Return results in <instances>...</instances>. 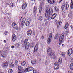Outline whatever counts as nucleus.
Instances as JSON below:
<instances>
[{
  "instance_id": "obj_1",
  "label": "nucleus",
  "mask_w": 73,
  "mask_h": 73,
  "mask_svg": "<svg viewBox=\"0 0 73 73\" xmlns=\"http://www.w3.org/2000/svg\"><path fill=\"white\" fill-rule=\"evenodd\" d=\"M52 13L53 9L51 8H50L49 9H47L45 15V16L46 18L49 19L50 17V16H52Z\"/></svg>"
},
{
  "instance_id": "obj_2",
  "label": "nucleus",
  "mask_w": 73,
  "mask_h": 73,
  "mask_svg": "<svg viewBox=\"0 0 73 73\" xmlns=\"http://www.w3.org/2000/svg\"><path fill=\"white\" fill-rule=\"evenodd\" d=\"M47 53L48 55H49L51 58L53 59H56V57H55L54 54L52 52V49L50 48H48L47 50Z\"/></svg>"
},
{
  "instance_id": "obj_3",
  "label": "nucleus",
  "mask_w": 73,
  "mask_h": 73,
  "mask_svg": "<svg viewBox=\"0 0 73 73\" xmlns=\"http://www.w3.org/2000/svg\"><path fill=\"white\" fill-rule=\"evenodd\" d=\"M69 8V3L68 2L66 3L62 6V9L63 12H65L66 9H68Z\"/></svg>"
},
{
  "instance_id": "obj_4",
  "label": "nucleus",
  "mask_w": 73,
  "mask_h": 73,
  "mask_svg": "<svg viewBox=\"0 0 73 73\" xmlns=\"http://www.w3.org/2000/svg\"><path fill=\"white\" fill-rule=\"evenodd\" d=\"M60 37L59 38V45H61L62 43L64 42V41L63 40V39L64 38V34H62L61 35V36L60 35Z\"/></svg>"
},
{
  "instance_id": "obj_5",
  "label": "nucleus",
  "mask_w": 73,
  "mask_h": 73,
  "mask_svg": "<svg viewBox=\"0 0 73 73\" xmlns=\"http://www.w3.org/2000/svg\"><path fill=\"white\" fill-rule=\"evenodd\" d=\"M53 36V35L52 34V32L51 33H50V35L49 37V38L47 40V42L48 44H50L51 42L52 41V37Z\"/></svg>"
},
{
  "instance_id": "obj_6",
  "label": "nucleus",
  "mask_w": 73,
  "mask_h": 73,
  "mask_svg": "<svg viewBox=\"0 0 73 73\" xmlns=\"http://www.w3.org/2000/svg\"><path fill=\"white\" fill-rule=\"evenodd\" d=\"M12 27L13 28H14L15 29L17 30L18 29V26H17V25L16 24V23H13L12 24Z\"/></svg>"
},
{
  "instance_id": "obj_7",
  "label": "nucleus",
  "mask_w": 73,
  "mask_h": 73,
  "mask_svg": "<svg viewBox=\"0 0 73 73\" xmlns=\"http://www.w3.org/2000/svg\"><path fill=\"white\" fill-rule=\"evenodd\" d=\"M54 68L55 69H59V65L58 64L55 63L54 66Z\"/></svg>"
},
{
  "instance_id": "obj_8",
  "label": "nucleus",
  "mask_w": 73,
  "mask_h": 73,
  "mask_svg": "<svg viewBox=\"0 0 73 73\" xmlns=\"http://www.w3.org/2000/svg\"><path fill=\"white\" fill-rule=\"evenodd\" d=\"M38 44H36L34 48V52L35 53L37 52V51L38 50Z\"/></svg>"
},
{
  "instance_id": "obj_9",
  "label": "nucleus",
  "mask_w": 73,
  "mask_h": 73,
  "mask_svg": "<svg viewBox=\"0 0 73 73\" xmlns=\"http://www.w3.org/2000/svg\"><path fill=\"white\" fill-rule=\"evenodd\" d=\"M27 7V3H23L22 6V9H25Z\"/></svg>"
},
{
  "instance_id": "obj_10",
  "label": "nucleus",
  "mask_w": 73,
  "mask_h": 73,
  "mask_svg": "<svg viewBox=\"0 0 73 73\" xmlns=\"http://www.w3.org/2000/svg\"><path fill=\"white\" fill-rule=\"evenodd\" d=\"M16 40V36L15 34H13L12 35V40L13 41H15Z\"/></svg>"
},
{
  "instance_id": "obj_11",
  "label": "nucleus",
  "mask_w": 73,
  "mask_h": 73,
  "mask_svg": "<svg viewBox=\"0 0 73 73\" xmlns=\"http://www.w3.org/2000/svg\"><path fill=\"white\" fill-rule=\"evenodd\" d=\"M68 54L70 55L72 53H73V48L70 49L68 51Z\"/></svg>"
},
{
  "instance_id": "obj_12",
  "label": "nucleus",
  "mask_w": 73,
  "mask_h": 73,
  "mask_svg": "<svg viewBox=\"0 0 73 73\" xmlns=\"http://www.w3.org/2000/svg\"><path fill=\"white\" fill-rule=\"evenodd\" d=\"M37 7L35 6L34 8L33 13H34V15H36V14L37 13Z\"/></svg>"
},
{
  "instance_id": "obj_13",
  "label": "nucleus",
  "mask_w": 73,
  "mask_h": 73,
  "mask_svg": "<svg viewBox=\"0 0 73 73\" xmlns=\"http://www.w3.org/2000/svg\"><path fill=\"white\" fill-rule=\"evenodd\" d=\"M29 43L28 42L26 43V44L25 47L26 50H28V49L29 48Z\"/></svg>"
},
{
  "instance_id": "obj_14",
  "label": "nucleus",
  "mask_w": 73,
  "mask_h": 73,
  "mask_svg": "<svg viewBox=\"0 0 73 73\" xmlns=\"http://www.w3.org/2000/svg\"><path fill=\"white\" fill-rule=\"evenodd\" d=\"M18 70H19V71H21V72H23L24 71V68L21 66H18Z\"/></svg>"
},
{
  "instance_id": "obj_15",
  "label": "nucleus",
  "mask_w": 73,
  "mask_h": 73,
  "mask_svg": "<svg viewBox=\"0 0 73 73\" xmlns=\"http://www.w3.org/2000/svg\"><path fill=\"white\" fill-rule=\"evenodd\" d=\"M48 1V3L50 4H53V3L54 2V0H46Z\"/></svg>"
},
{
  "instance_id": "obj_16",
  "label": "nucleus",
  "mask_w": 73,
  "mask_h": 73,
  "mask_svg": "<svg viewBox=\"0 0 73 73\" xmlns=\"http://www.w3.org/2000/svg\"><path fill=\"white\" fill-rule=\"evenodd\" d=\"M7 66H8V64H7V63H5L3 65V68L4 69L6 68Z\"/></svg>"
},
{
  "instance_id": "obj_17",
  "label": "nucleus",
  "mask_w": 73,
  "mask_h": 73,
  "mask_svg": "<svg viewBox=\"0 0 73 73\" xmlns=\"http://www.w3.org/2000/svg\"><path fill=\"white\" fill-rule=\"evenodd\" d=\"M56 16H57V14H56L54 13L53 14L52 16L51 19L53 20V19H54V18H55Z\"/></svg>"
},
{
  "instance_id": "obj_18",
  "label": "nucleus",
  "mask_w": 73,
  "mask_h": 73,
  "mask_svg": "<svg viewBox=\"0 0 73 73\" xmlns=\"http://www.w3.org/2000/svg\"><path fill=\"white\" fill-rule=\"evenodd\" d=\"M68 27H69V23H66V24L65 25L64 28L66 29H67Z\"/></svg>"
},
{
  "instance_id": "obj_19",
  "label": "nucleus",
  "mask_w": 73,
  "mask_h": 73,
  "mask_svg": "<svg viewBox=\"0 0 73 73\" xmlns=\"http://www.w3.org/2000/svg\"><path fill=\"white\" fill-rule=\"evenodd\" d=\"M54 9L55 10V11L56 12H58V11H59V9L58 8L56 7L55 6L54 8Z\"/></svg>"
},
{
  "instance_id": "obj_20",
  "label": "nucleus",
  "mask_w": 73,
  "mask_h": 73,
  "mask_svg": "<svg viewBox=\"0 0 73 73\" xmlns=\"http://www.w3.org/2000/svg\"><path fill=\"white\" fill-rule=\"evenodd\" d=\"M70 8L71 9L73 8V0L71 1Z\"/></svg>"
},
{
  "instance_id": "obj_21",
  "label": "nucleus",
  "mask_w": 73,
  "mask_h": 73,
  "mask_svg": "<svg viewBox=\"0 0 73 73\" xmlns=\"http://www.w3.org/2000/svg\"><path fill=\"white\" fill-rule=\"evenodd\" d=\"M62 23V22H61V21L59 22L58 23V25L57 26V28H59V27H60L59 25H61Z\"/></svg>"
},
{
  "instance_id": "obj_22",
  "label": "nucleus",
  "mask_w": 73,
  "mask_h": 73,
  "mask_svg": "<svg viewBox=\"0 0 73 73\" xmlns=\"http://www.w3.org/2000/svg\"><path fill=\"white\" fill-rule=\"evenodd\" d=\"M31 62L33 65H34L35 64H36V60H33L31 61Z\"/></svg>"
},
{
  "instance_id": "obj_23",
  "label": "nucleus",
  "mask_w": 73,
  "mask_h": 73,
  "mask_svg": "<svg viewBox=\"0 0 73 73\" xmlns=\"http://www.w3.org/2000/svg\"><path fill=\"white\" fill-rule=\"evenodd\" d=\"M42 7V5H41L40 4V10H39L40 13H41V12Z\"/></svg>"
},
{
  "instance_id": "obj_24",
  "label": "nucleus",
  "mask_w": 73,
  "mask_h": 73,
  "mask_svg": "<svg viewBox=\"0 0 73 73\" xmlns=\"http://www.w3.org/2000/svg\"><path fill=\"white\" fill-rule=\"evenodd\" d=\"M68 17L69 18H71V19L72 18V17H73L72 13L71 12L70 14H69Z\"/></svg>"
},
{
  "instance_id": "obj_25",
  "label": "nucleus",
  "mask_w": 73,
  "mask_h": 73,
  "mask_svg": "<svg viewBox=\"0 0 73 73\" xmlns=\"http://www.w3.org/2000/svg\"><path fill=\"white\" fill-rule=\"evenodd\" d=\"M62 62V58H60L58 61V63L60 64H61Z\"/></svg>"
},
{
  "instance_id": "obj_26",
  "label": "nucleus",
  "mask_w": 73,
  "mask_h": 73,
  "mask_svg": "<svg viewBox=\"0 0 73 73\" xmlns=\"http://www.w3.org/2000/svg\"><path fill=\"white\" fill-rule=\"evenodd\" d=\"M70 68L71 70H73V63H71L70 65Z\"/></svg>"
},
{
  "instance_id": "obj_27",
  "label": "nucleus",
  "mask_w": 73,
  "mask_h": 73,
  "mask_svg": "<svg viewBox=\"0 0 73 73\" xmlns=\"http://www.w3.org/2000/svg\"><path fill=\"white\" fill-rule=\"evenodd\" d=\"M15 3H11L9 5V6L10 7H13V6H15Z\"/></svg>"
},
{
  "instance_id": "obj_28",
  "label": "nucleus",
  "mask_w": 73,
  "mask_h": 73,
  "mask_svg": "<svg viewBox=\"0 0 73 73\" xmlns=\"http://www.w3.org/2000/svg\"><path fill=\"white\" fill-rule=\"evenodd\" d=\"M25 64H26V62L24 61L22 62L21 65L22 66H24L25 65Z\"/></svg>"
},
{
  "instance_id": "obj_29",
  "label": "nucleus",
  "mask_w": 73,
  "mask_h": 73,
  "mask_svg": "<svg viewBox=\"0 0 73 73\" xmlns=\"http://www.w3.org/2000/svg\"><path fill=\"white\" fill-rule=\"evenodd\" d=\"M28 69L29 70H30V71H32V70H33V69H34V68H33V67H30L28 68Z\"/></svg>"
},
{
  "instance_id": "obj_30",
  "label": "nucleus",
  "mask_w": 73,
  "mask_h": 73,
  "mask_svg": "<svg viewBox=\"0 0 73 73\" xmlns=\"http://www.w3.org/2000/svg\"><path fill=\"white\" fill-rule=\"evenodd\" d=\"M60 35V34H59V33H57V34H56L55 35L54 38V39H57V37H58V35Z\"/></svg>"
},
{
  "instance_id": "obj_31",
  "label": "nucleus",
  "mask_w": 73,
  "mask_h": 73,
  "mask_svg": "<svg viewBox=\"0 0 73 73\" xmlns=\"http://www.w3.org/2000/svg\"><path fill=\"white\" fill-rule=\"evenodd\" d=\"M25 18L23 19L22 22V24H24V23H25Z\"/></svg>"
},
{
  "instance_id": "obj_32",
  "label": "nucleus",
  "mask_w": 73,
  "mask_h": 73,
  "mask_svg": "<svg viewBox=\"0 0 73 73\" xmlns=\"http://www.w3.org/2000/svg\"><path fill=\"white\" fill-rule=\"evenodd\" d=\"M6 55H7L6 53H5L2 54L1 56L4 57V58H5V56H6Z\"/></svg>"
},
{
  "instance_id": "obj_33",
  "label": "nucleus",
  "mask_w": 73,
  "mask_h": 73,
  "mask_svg": "<svg viewBox=\"0 0 73 73\" xmlns=\"http://www.w3.org/2000/svg\"><path fill=\"white\" fill-rule=\"evenodd\" d=\"M28 70H29L27 68H26L25 70H24V71H23V72H25V73H26V72H27L29 71Z\"/></svg>"
},
{
  "instance_id": "obj_34",
  "label": "nucleus",
  "mask_w": 73,
  "mask_h": 73,
  "mask_svg": "<svg viewBox=\"0 0 73 73\" xmlns=\"http://www.w3.org/2000/svg\"><path fill=\"white\" fill-rule=\"evenodd\" d=\"M25 25L26 26H28L29 25V21H27L26 22Z\"/></svg>"
},
{
  "instance_id": "obj_35",
  "label": "nucleus",
  "mask_w": 73,
  "mask_h": 73,
  "mask_svg": "<svg viewBox=\"0 0 73 73\" xmlns=\"http://www.w3.org/2000/svg\"><path fill=\"white\" fill-rule=\"evenodd\" d=\"M42 20V17L40 16L39 17V18H38V20L40 21H41Z\"/></svg>"
},
{
  "instance_id": "obj_36",
  "label": "nucleus",
  "mask_w": 73,
  "mask_h": 73,
  "mask_svg": "<svg viewBox=\"0 0 73 73\" xmlns=\"http://www.w3.org/2000/svg\"><path fill=\"white\" fill-rule=\"evenodd\" d=\"M13 72L12 70L11 69H9L8 71V73H12Z\"/></svg>"
},
{
  "instance_id": "obj_37",
  "label": "nucleus",
  "mask_w": 73,
  "mask_h": 73,
  "mask_svg": "<svg viewBox=\"0 0 73 73\" xmlns=\"http://www.w3.org/2000/svg\"><path fill=\"white\" fill-rule=\"evenodd\" d=\"M10 66L11 67V68H13L14 66L13 64V63H11L10 64Z\"/></svg>"
},
{
  "instance_id": "obj_38",
  "label": "nucleus",
  "mask_w": 73,
  "mask_h": 73,
  "mask_svg": "<svg viewBox=\"0 0 73 73\" xmlns=\"http://www.w3.org/2000/svg\"><path fill=\"white\" fill-rule=\"evenodd\" d=\"M27 34L28 36H31V35L32 34V33H27Z\"/></svg>"
},
{
  "instance_id": "obj_39",
  "label": "nucleus",
  "mask_w": 73,
  "mask_h": 73,
  "mask_svg": "<svg viewBox=\"0 0 73 73\" xmlns=\"http://www.w3.org/2000/svg\"><path fill=\"white\" fill-rule=\"evenodd\" d=\"M27 41H28V39H26L24 41V43H25V44H26V43H27Z\"/></svg>"
},
{
  "instance_id": "obj_40",
  "label": "nucleus",
  "mask_w": 73,
  "mask_h": 73,
  "mask_svg": "<svg viewBox=\"0 0 73 73\" xmlns=\"http://www.w3.org/2000/svg\"><path fill=\"white\" fill-rule=\"evenodd\" d=\"M18 63V62L17 60L15 61V64L17 65V63Z\"/></svg>"
},
{
  "instance_id": "obj_41",
  "label": "nucleus",
  "mask_w": 73,
  "mask_h": 73,
  "mask_svg": "<svg viewBox=\"0 0 73 73\" xmlns=\"http://www.w3.org/2000/svg\"><path fill=\"white\" fill-rule=\"evenodd\" d=\"M28 33H32V31L31 30H29L28 31H27Z\"/></svg>"
},
{
  "instance_id": "obj_42",
  "label": "nucleus",
  "mask_w": 73,
  "mask_h": 73,
  "mask_svg": "<svg viewBox=\"0 0 73 73\" xmlns=\"http://www.w3.org/2000/svg\"><path fill=\"white\" fill-rule=\"evenodd\" d=\"M7 33H8V31H5L4 34L5 35H7Z\"/></svg>"
},
{
  "instance_id": "obj_43",
  "label": "nucleus",
  "mask_w": 73,
  "mask_h": 73,
  "mask_svg": "<svg viewBox=\"0 0 73 73\" xmlns=\"http://www.w3.org/2000/svg\"><path fill=\"white\" fill-rule=\"evenodd\" d=\"M28 12V10L27 9H26L25 11V14H26Z\"/></svg>"
},
{
  "instance_id": "obj_44",
  "label": "nucleus",
  "mask_w": 73,
  "mask_h": 73,
  "mask_svg": "<svg viewBox=\"0 0 73 73\" xmlns=\"http://www.w3.org/2000/svg\"><path fill=\"white\" fill-rule=\"evenodd\" d=\"M65 53H63L62 54V56H65Z\"/></svg>"
},
{
  "instance_id": "obj_45",
  "label": "nucleus",
  "mask_w": 73,
  "mask_h": 73,
  "mask_svg": "<svg viewBox=\"0 0 73 73\" xmlns=\"http://www.w3.org/2000/svg\"><path fill=\"white\" fill-rule=\"evenodd\" d=\"M33 73H36V70H34L33 71Z\"/></svg>"
},
{
  "instance_id": "obj_46",
  "label": "nucleus",
  "mask_w": 73,
  "mask_h": 73,
  "mask_svg": "<svg viewBox=\"0 0 73 73\" xmlns=\"http://www.w3.org/2000/svg\"><path fill=\"white\" fill-rule=\"evenodd\" d=\"M45 64L46 65H48V62L47 61H46V62L45 63Z\"/></svg>"
},
{
  "instance_id": "obj_47",
  "label": "nucleus",
  "mask_w": 73,
  "mask_h": 73,
  "mask_svg": "<svg viewBox=\"0 0 73 73\" xmlns=\"http://www.w3.org/2000/svg\"><path fill=\"white\" fill-rule=\"evenodd\" d=\"M11 48L12 49H14L15 48V46H11Z\"/></svg>"
},
{
  "instance_id": "obj_48",
  "label": "nucleus",
  "mask_w": 73,
  "mask_h": 73,
  "mask_svg": "<svg viewBox=\"0 0 73 73\" xmlns=\"http://www.w3.org/2000/svg\"><path fill=\"white\" fill-rule=\"evenodd\" d=\"M21 28H23V24H22L21 25Z\"/></svg>"
},
{
  "instance_id": "obj_49",
  "label": "nucleus",
  "mask_w": 73,
  "mask_h": 73,
  "mask_svg": "<svg viewBox=\"0 0 73 73\" xmlns=\"http://www.w3.org/2000/svg\"><path fill=\"white\" fill-rule=\"evenodd\" d=\"M68 73H73L71 71H68Z\"/></svg>"
},
{
  "instance_id": "obj_50",
  "label": "nucleus",
  "mask_w": 73,
  "mask_h": 73,
  "mask_svg": "<svg viewBox=\"0 0 73 73\" xmlns=\"http://www.w3.org/2000/svg\"><path fill=\"white\" fill-rule=\"evenodd\" d=\"M71 27L72 29L73 30V25L71 26Z\"/></svg>"
},
{
  "instance_id": "obj_51",
  "label": "nucleus",
  "mask_w": 73,
  "mask_h": 73,
  "mask_svg": "<svg viewBox=\"0 0 73 73\" xmlns=\"http://www.w3.org/2000/svg\"><path fill=\"white\" fill-rule=\"evenodd\" d=\"M36 73H40V72H39V71L38 70L36 71Z\"/></svg>"
},
{
  "instance_id": "obj_52",
  "label": "nucleus",
  "mask_w": 73,
  "mask_h": 73,
  "mask_svg": "<svg viewBox=\"0 0 73 73\" xmlns=\"http://www.w3.org/2000/svg\"><path fill=\"white\" fill-rule=\"evenodd\" d=\"M62 1V0H60V1H59V3H61V1Z\"/></svg>"
},
{
  "instance_id": "obj_53",
  "label": "nucleus",
  "mask_w": 73,
  "mask_h": 73,
  "mask_svg": "<svg viewBox=\"0 0 73 73\" xmlns=\"http://www.w3.org/2000/svg\"><path fill=\"white\" fill-rule=\"evenodd\" d=\"M42 39H44V36H42Z\"/></svg>"
},
{
  "instance_id": "obj_54",
  "label": "nucleus",
  "mask_w": 73,
  "mask_h": 73,
  "mask_svg": "<svg viewBox=\"0 0 73 73\" xmlns=\"http://www.w3.org/2000/svg\"><path fill=\"white\" fill-rule=\"evenodd\" d=\"M4 42H5V43H6V41L4 40Z\"/></svg>"
},
{
  "instance_id": "obj_55",
  "label": "nucleus",
  "mask_w": 73,
  "mask_h": 73,
  "mask_svg": "<svg viewBox=\"0 0 73 73\" xmlns=\"http://www.w3.org/2000/svg\"><path fill=\"white\" fill-rule=\"evenodd\" d=\"M1 54V51H0V54Z\"/></svg>"
},
{
  "instance_id": "obj_56",
  "label": "nucleus",
  "mask_w": 73,
  "mask_h": 73,
  "mask_svg": "<svg viewBox=\"0 0 73 73\" xmlns=\"http://www.w3.org/2000/svg\"><path fill=\"white\" fill-rule=\"evenodd\" d=\"M18 73H22V72H18Z\"/></svg>"
},
{
  "instance_id": "obj_57",
  "label": "nucleus",
  "mask_w": 73,
  "mask_h": 73,
  "mask_svg": "<svg viewBox=\"0 0 73 73\" xmlns=\"http://www.w3.org/2000/svg\"><path fill=\"white\" fill-rule=\"evenodd\" d=\"M62 46H64V44H62Z\"/></svg>"
},
{
  "instance_id": "obj_58",
  "label": "nucleus",
  "mask_w": 73,
  "mask_h": 73,
  "mask_svg": "<svg viewBox=\"0 0 73 73\" xmlns=\"http://www.w3.org/2000/svg\"><path fill=\"white\" fill-rule=\"evenodd\" d=\"M37 15L38 16V14Z\"/></svg>"
},
{
  "instance_id": "obj_59",
  "label": "nucleus",
  "mask_w": 73,
  "mask_h": 73,
  "mask_svg": "<svg viewBox=\"0 0 73 73\" xmlns=\"http://www.w3.org/2000/svg\"><path fill=\"white\" fill-rule=\"evenodd\" d=\"M33 35H35V33H33Z\"/></svg>"
},
{
  "instance_id": "obj_60",
  "label": "nucleus",
  "mask_w": 73,
  "mask_h": 73,
  "mask_svg": "<svg viewBox=\"0 0 73 73\" xmlns=\"http://www.w3.org/2000/svg\"><path fill=\"white\" fill-rule=\"evenodd\" d=\"M32 1H34V0H31Z\"/></svg>"
},
{
  "instance_id": "obj_61",
  "label": "nucleus",
  "mask_w": 73,
  "mask_h": 73,
  "mask_svg": "<svg viewBox=\"0 0 73 73\" xmlns=\"http://www.w3.org/2000/svg\"><path fill=\"white\" fill-rule=\"evenodd\" d=\"M21 19H22V17H21Z\"/></svg>"
},
{
  "instance_id": "obj_62",
  "label": "nucleus",
  "mask_w": 73,
  "mask_h": 73,
  "mask_svg": "<svg viewBox=\"0 0 73 73\" xmlns=\"http://www.w3.org/2000/svg\"><path fill=\"white\" fill-rule=\"evenodd\" d=\"M68 42H69L68 41Z\"/></svg>"
},
{
  "instance_id": "obj_63",
  "label": "nucleus",
  "mask_w": 73,
  "mask_h": 73,
  "mask_svg": "<svg viewBox=\"0 0 73 73\" xmlns=\"http://www.w3.org/2000/svg\"><path fill=\"white\" fill-rule=\"evenodd\" d=\"M20 20H21V19H20Z\"/></svg>"
}]
</instances>
